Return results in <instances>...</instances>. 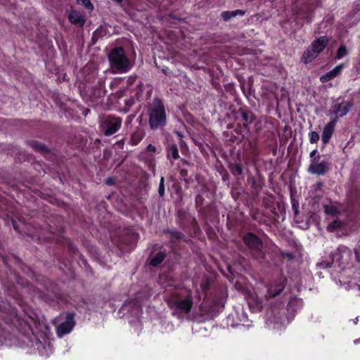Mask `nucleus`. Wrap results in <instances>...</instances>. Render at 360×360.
I'll use <instances>...</instances> for the list:
<instances>
[{"label": "nucleus", "instance_id": "nucleus-1", "mask_svg": "<svg viewBox=\"0 0 360 360\" xmlns=\"http://www.w3.org/2000/svg\"><path fill=\"white\" fill-rule=\"evenodd\" d=\"M44 329H47V326L39 320L37 314L24 313V345L35 348L41 356H47V348L49 346L40 340L41 335L39 333H44Z\"/></svg>", "mask_w": 360, "mask_h": 360}, {"label": "nucleus", "instance_id": "nucleus-2", "mask_svg": "<svg viewBox=\"0 0 360 360\" xmlns=\"http://www.w3.org/2000/svg\"><path fill=\"white\" fill-rule=\"evenodd\" d=\"M148 124L152 129L162 127L166 124L167 115L162 101L155 98L148 108Z\"/></svg>", "mask_w": 360, "mask_h": 360}, {"label": "nucleus", "instance_id": "nucleus-3", "mask_svg": "<svg viewBox=\"0 0 360 360\" xmlns=\"http://www.w3.org/2000/svg\"><path fill=\"white\" fill-rule=\"evenodd\" d=\"M108 60L110 67L120 73L127 72L131 68L122 47L112 49L108 55Z\"/></svg>", "mask_w": 360, "mask_h": 360}, {"label": "nucleus", "instance_id": "nucleus-4", "mask_svg": "<svg viewBox=\"0 0 360 360\" xmlns=\"http://www.w3.org/2000/svg\"><path fill=\"white\" fill-rule=\"evenodd\" d=\"M166 302L168 306L173 310V314L176 315L178 317L181 316L182 314L190 312L193 306V301L189 298H167Z\"/></svg>", "mask_w": 360, "mask_h": 360}, {"label": "nucleus", "instance_id": "nucleus-5", "mask_svg": "<svg viewBox=\"0 0 360 360\" xmlns=\"http://www.w3.org/2000/svg\"><path fill=\"white\" fill-rule=\"evenodd\" d=\"M353 105L352 100H342L340 102V98H338L333 101L329 115H333L335 117L333 120H336L337 122L340 117H344L349 112Z\"/></svg>", "mask_w": 360, "mask_h": 360}, {"label": "nucleus", "instance_id": "nucleus-6", "mask_svg": "<svg viewBox=\"0 0 360 360\" xmlns=\"http://www.w3.org/2000/svg\"><path fill=\"white\" fill-rule=\"evenodd\" d=\"M330 168V162L327 160H321L320 155L314 158L308 167V172L312 174L324 175Z\"/></svg>", "mask_w": 360, "mask_h": 360}, {"label": "nucleus", "instance_id": "nucleus-7", "mask_svg": "<svg viewBox=\"0 0 360 360\" xmlns=\"http://www.w3.org/2000/svg\"><path fill=\"white\" fill-rule=\"evenodd\" d=\"M75 316V313H68L66 314L65 320L56 328V334L58 338H62L72 330L76 323Z\"/></svg>", "mask_w": 360, "mask_h": 360}, {"label": "nucleus", "instance_id": "nucleus-8", "mask_svg": "<svg viewBox=\"0 0 360 360\" xmlns=\"http://www.w3.org/2000/svg\"><path fill=\"white\" fill-rule=\"evenodd\" d=\"M122 118L119 117L109 116L103 124L105 129L104 135L106 136L115 134L122 126Z\"/></svg>", "mask_w": 360, "mask_h": 360}, {"label": "nucleus", "instance_id": "nucleus-9", "mask_svg": "<svg viewBox=\"0 0 360 360\" xmlns=\"http://www.w3.org/2000/svg\"><path fill=\"white\" fill-rule=\"evenodd\" d=\"M243 242L252 251L259 252L262 247V240L255 233L248 232L243 236Z\"/></svg>", "mask_w": 360, "mask_h": 360}, {"label": "nucleus", "instance_id": "nucleus-10", "mask_svg": "<svg viewBox=\"0 0 360 360\" xmlns=\"http://www.w3.org/2000/svg\"><path fill=\"white\" fill-rule=\"evenodd\" d=\"M286 284L285 278H280L274 285H271L267 289L266 297L267 299L275 297L278 295L285 288Z\"/></svg>", "mask_w": 360, "mask_h": 360}, {"label": "nucleus", "instance_id": "nucleus-11", "mask_svg": "<svg viewBox=\"0 0 360 360\" xmlns=\"http://www.w3.org/2000/svg\"><path fill=\"white\" fill-rule=\"evenodd\" d=\"M163 233L169 235L171 246L174 245L177 242H187L186 236L181 231H178L176 229H165L163 230Z\"/></svg>", "mask_w": 360, "mask_h": 360}, {"label": "nucleus", "instance_id": "nucleus-12", "mask_svg": "<svg viewBox=\"0 0 360 360\" xmlns=\"http://www.w3.org/2000/svg\"><path fill=\"white\" fill-rule=\"evenodd\" d=\"M335 124L336 120H333L324 127L321 135V141L324 146H326L330 141V138L333 134Z\"/></svg>", "mask_w": 360, "mask_h": 360}, {"label": "nucleus", "instance_id": "nucleus-13", "mask_svg": "<svg viewBox=\"0 0 360 360\" xmlns=\"http://www.w3.org/2000/svg\"><path fill=\"white\" fill-rule=\"evenodd\" d=\"M69 21L72 24L83 26L85 23L84 15L77 10H71L68 15Z\"/></svg>", "mask_w": 360, "mask_h": 360}, {"label": "nucleus", "instance_id": "nucleus-14", "mask_svg": "<svg viewBox=\"0 0 360 360\" xmlns=\"http://www.w3.org/2000/svg\"><path fill=\"white\" fill-rule=\"evenodd\" d=\"M329 42V39L326 36H322L314 40L311 45V47L317 51V53L319 54L323 49L326 48L327 44Z\"/></svg>", "mask_w": 360, "mask_h": 360}, {"label": "nucleus", "instance_id": "nucleus-15", "mask_svg": "<svg viewBox=\"0 0 360 360\" xmlns=\"http://www.w3.org/2000/svg\"><path fill=\"white\" fill-rule=\"evenodd\" d=\"M238 113L240 115L242 121H243V126L245 129L248 128V125L255 120V115L250 110H244L240 108L238 110Z\"/></svg>", "mask_w": 360, "mask_h": 360}, {"label": "nucleus", "instance_id": "nucleus-16", "mask_svg": "<svg viewBox=\"0 0 360 360\" xmlns=\"http://www.w3.org/2000/svg\"><path fill=\"white\" fill-rule=\"evenodd\" d=\"M343 67H344V64H340V65L336 66L332 70H330L328 72L326 73L325 75H322L320 78V80L321 81V82L324 83V82H327L329 80L335 78L336 76H338L341 72Z\"/></svg>", "mask_w": 360, "mask_h": 360}, {"label": "nucleus", "instance_id": "nucleus-17", "mask_svg": "<svg viewBox=\"0 0 360 360\" xmlns=\"http://www.w3.org/2000/svg\"><path fill=\"white\" fill-rule=\"evenodd\" d=\"M27 144L34 150L39 152L42 154H49L51 153L50 149L43 143L37 141H30L27 142Z\"/></svg>", "mask_w": 360, "mask_h": 360}, {"label": "nucleus", "instance_id": "nucleus-18", "mask_svg": "<svg viewBox=\"0 0 360 360\" xmlns=\"http://www.w3.org/2000/svg\"><path fill=\"white\" fill-rule=\"evenodd\" d=\"M245 13V11L240 9H237L235 11H223L221 13V17L224 21L227 22L231 18L236 17L237 15H244Z\"/></svg>", "mask_w": 360, "mask_h": 360}, {"label": "nucleus", "instance_id": "nucleus-19", "mask_svg": "<svg viewBox=\"0 0 360 360\" xmlns=\"http://www.w3.org/2000/svg\"><path fill=\"white\" fill-rule=\"evenodd\" d=\"M318 55L317 51H315V50L310 47L304 52L302 56V61L305 64L309 63L316 58Z\"/></svg>", "mask_w": 360, "mask_h": 360}, {"label": "nucleus", "instance_id": "nucleus-20", "mask_svg": "<svg viewBox=\"0 0 360 360\" xmlns=\"http://www.w3.org/2000/svg\"><path fill=\"white\" fill-rule=\"evenodd\" d=\"M165 257L166 252L165 251H159L153 257H151L150 264L153 266H157L165 259Z\"/></svg>", "mask_w": 360, "mask_h": 360}, {"label": "nucleus", "instance_id": "nucleus-21", "mask_svg": "<svg viewBox=\"0 0 360 360\" xmlns=\"http://www.w3.org/2000/svg\"><path fill=\"white\" fill-rule=\"evenodd\" d=\"M231 174L236 176L243 174V167L241 163H231L229 167Z\"/></svg>", "mask_w": 360, "mask_h": 360}, {"label": "nucleus", "instance_id": "nucleus-22", "mask_svg": "<svg viewBox=\"0 0 360 360\" xmlns=\"http://www.w3.org/2000/svg\"><path fill=\"white\" fill-rule=\"evenodd\" d=\"M167 158H172L174 160H177L179 158L178 147L175 144L168 145L167 148Z\"/></svg>", "mask_w": 360, "mask_h": 360}, {"label": "nucleus", "instance_id": "nucleus-23", "mask_svg": "<svg viewBox=\"0 0 360 360\" xmlns=\"http://www.w3.org/2000/svg\"><path fill=\"white\" fill-rule=\"evenodd\" d=\"M344 223L339 219H336L328 224L327 230L330 232H333L342 229Z\"/></svg>", "mask_w": 360, "mask_h": 360}, {"label": "nucleus", "instance_id": "nucleus-24", "mask_svg": "<svg viewBox=\"0 0 360 360\" xmlns=\"http://www.w3.org/2000/svg\"><path fill=\"white\" fill-rule=\"evenodd\" d=\"M323 208L324 212L326 214L332 215L333 217H336L340 214V210L336 206L325 205L323 206Z\"/></svg>", "mask_w": 360, "mask_h": 360}, {"label": "nucleus", "instance_id": "nucleus-25", "mask_svg": "<svg viewBox=\"0 0 360 360\" xmlns=\"http://www.w3.org/2000/svg\"><path fill=\"white\" fill-rule=\"evenodd\" d=\"M296 15L303 16L307 22H311L313 19V15L311 11H304L301 8L296 11Z\"/></svg>", "mask_w": 360, "mask_h": 360}, {"label": "nucleus", "instance_id": "nucleus-26", "mask_svg": "<svg viewBox=\"0 0 360 360\" xmlns=\"http://www.w3.org/2000/svg\"><path fill=\"white\" fill-rule=\"evenodd\" d=\"M107 32L108 30L105 27L100 26L94 32L93 39L98 40L99 38H101L106 35Z\"/></svg>", "mask_w": 360, "mask_h": 360}, {"label": "nucleus", "instance_id": "nucleus-27", "mask_svg": "<svg viewBox=\"0 0 360 360\" xmlns=\"http://www.w3.org/2000/svg\"><path fill=\"white\" fill-rule=\"evenodd\" d=\"M143 136L141 131H136L131 134L130 143L131 145H137L143 139Z\"/></svg>", "mask_w": 360, "mask_h": 360}, {"label": "nucleus", "instance_id": "nucleus-28", "mask_svg": "<svg viewBox=\"0 0 360 360\" xmlns=\"http://www.w3.org/2000/svg\"><path fill=\"white\" fill-rule=\"evenodd\" d=\"M252 183V188L258 193L262 189L264 184L262 182H257L255 177L252 176L250 179Z\"/></svg>", "mask_w": 360, "mask_h": 360}, {"label": "nucleus", "instance_id": "nucleus-29", "mask_svg": "<svg viewBox=\"0 0 360 360\" xmlns=\"http://www.w3.org/2000/svg\"><path fill=\"white\" fill-rule=\"evenodd\" d=\"M348 53L347 49L345 45L342 44L337 51L336 58L341 59Z\"/></svg>", "mask_w": 360, "mask_h": 360}, {"label": "nucleus", "instance_id": "nucleus-30", "mask_svg": "<svg viewBox=\"0 0 360 360\" xmlns=\"http://www.w3.org/2000/svg\"><path fill=\"white\" fill-rule=\"evenodd\" d=\"M77 3L79 5H82L89 11L94 10V5L91 2V0H77Z\"/></svg>", "mask_w": 360, "mask_h": 360}, {"label": "nucleus", "instance_id": "nucleus-31", "mask_svg": "<svg viewBox=\"0 0 360 360\" xmlns=\"http://www.w3.org/2000/svg\"><path fill=\"white\" fill-rule=\"evenodd\" d=\"M309 142L311 143H315L318 142L320 139L319 134L316 131H311L309 134Z\"/></svg>", "mask_w": 360, "mask_h": 360}, {"label": "nucleus", "instance_id": "nucleus-32", "mask_svg": "<svg viewBox=\"0 0 360 360\" xmlns=\"http://www.w3.org/2000/svg\"><path fill=\"white\" fill-rule=\"evenodd\" d=\"M291 203L294 214L295 217H297L299 214V202L297 200L291 196Z\"/></svg>", "mask_w": 360, "mask_h": 360}, {"label": "nucleus", "instance_id": "nucleus-33", "mask_svg": "<svg viewBox=\"0 0 360 360\" xmlns=\"http://www.w3.org/2000/svg\"><path fill=\"white\" fill-rule=\"evenodd\" d=\"M158 193L160 197H163L165 195V179L163 176L160 178L158 188Z\"/></svg>", "mask_w": 360, "mask_h": 360}, {"label": "nucleus", "instance_id": "nucleus-34", "mask_svg": "<svg viewBox=\"0 0 360 360\" xmlns=\"http://www.w3.org/2000/svg\"><path fill=\"white\" fill-rule=\"evenodd\" d=\"M334 261V258L333 257L330 261H322L318 264L320 268H329L332 266Z\"/></svg>", "mask_w": 360, "mask_h": 360}, {"label": "nucleus", "instance_id": "nucleus-35", "mask_svg": "<svg viewBox=\"0 0 360 360\" xmlns=\"http://www.w3.org/2000/svg\"><path fill=\"white\" fill-rule=\"evenodd\" d=\"M195 201L196 207L202 206L204 202V198L201 195L198 194L196 195Z\"/></svg>", "mask_w": 360, "mask_h": 360}, {"label": "nucleus", "instance_id": "nucleus-36", "mask_svg": "<svg viewBox=\"0 0 360 360\" xmlns=\"http://www.w3.org/2000/svg\"><path fill=\"white\" fill-rule=\"evenodd\" d=\"M11 221L13 229L18 233H21V230H20V226L18 225V222L14 219H11Z\"/></svg>", "mask_w": 360, "mask_h": 360}, {"label": "nucleus", "instance_id": "nucleus-37", "mask_svg": "<svg viewBox=\"0 0 360 360\" xmlns=\"http://www.w3.org/2000/svg\"><path fill=\"white\" fill-rule=\"evenodd\" d=\"M281 255L283 257L288 258L289 260H292L295 258V255L290 252H282Z\"/></svg>", "mask_w": 360, "mask_h": 360}, {"label": "nucleus", "instance_id": "nucleus-38", "mask_svg": "<svg viewBox=\"0 0 360 360\" xmlns=\"http://www.w3.org/2000/svg\"><path fill=\"white\" fill-rule=\"evenodd\" d=\"M68 249L70 251H71L74 255L76 254L78 250H77V248H76V246L72 243H70L68 244Z\"/></svg>", "mask_w": 360, "mask_h": 360}, {"label": "nucleus", "instance_id": "nucleus-39", "mask_svg": "<svg viewBox=\"0 0 360 360\" xmlns=\"http://www.w3.org/2000/svg\"><path fill=\"white\" fill-rule=\"evenodd\" d=\"M341 252L351 253V250H349V249H348L347 248H346V247H343V248H342V250H341L340 248H338V249L337 250V252H336L335 254V255H340V252Z\"/></svg>", "mask_w": 360, "mask_h": 360}, {"label": "nucleus", "instance_id": "nucleus-40", "mask_svg": "<svg viewBox=\"0 0 360 360\" xmlns=\"http://www.w3.org/2000/svg\"><path fill=\"white\" fill-rule=\"evenodd\" d=\"M179 174L181 177L183 178V179L188 177V171L186 169H181L179 170Z\"/></svg>", "mask_w": 360, "mask_h": 360}, {"label": "nucleus", "instance_id": "nucleus-41", "mask_svg": "<svg viewBox=\"0 0 360 360\" xmlns=\"http://www.w3.org/2000/svg\"><path fill=\"white\" fill-rule=\"evenodd\" d=\"M147 150L149 151V152H153V153H155L156 151V148L155 146H154L152 144H149L148 145L147 148H146Z\"/></svg>", "mask_w": 360, "mask_h": 360}, {"label": "nucleus", "instance_id": "nucleus-42", "mask_svg": "<svg viewBox=\"0 0 360 360\" xmlns=\"http://www.w3.org/2000/svg\"><path fill=\"white\" fill-rule=\"evenodd\" d=\"M124 143V139H121L115 143V145H117L120 148H123V146Z\"/></svg>", "mask_w": 360, "mask_h": 360}, {"label": "nucleus", "instance_id": "nucleus-43", "mask_svg": "<svg viewBox=\"0 0 360 360\" xmlns=\"http://www.w3.org/2000/svg\"><path fill=\"white\" fill-rule=\"evenodd\" d=\"M98 96H103L105 95V90H103V88L102 85L100 86V87L98 88Z\"/></svg>", "mask_w": 360, "mask_h": 360}, {"label": "nucleus", "instance_id": "nucleus-44", "mask_svg": "<svg viewBox=\"0 0 360 360\" xmlns=\"http://www.w3.org/2000/svg\"><path fill=\"white\" fill-rule=\"evenodd\" d=\"M318 153V151H317V150H316V149L313 150L310 153L309 156H310V158H311V160H312V159H314V158L316 157V153Z\"/></svg>", "mask_w": 360, "mask_h": 360}, {"label": "nucleus", "instance_id": "nucleus-45", "mask_svg": "<svg viewBox=\"0 0 360 360\" xmlns=\"http://www.w3.org/2000/svg\"><path fill=\"white\" fill-rule=\"evenodd\" d=\"M356 259L358 262H360V255L357 250H354Z\"/></svg>", "mask_w": 360, "mask_h": 360}, {"label": "nucleus", "instance_id": "nucleus-46", "mask_svg": "<svg viewBox=\"0 0 360 360\" xmlns=\"http://www.w3.org/2000/svg\"><path fill=\"white\" fill-rule=\"evenodd\" d=\"M168 16H169V18H172V19H176V20H181V18H177V17H176L174 14H173V13H169V14L168 15Z\"/></svg>", "mask_w": 360, "mask_h": 360}, {"label": "nucleus", "instance_id": "nucleus-47", "mask_svg": "<svg viewBox=\"0 0 360 360\" xmlns=\"http://www.w3.org/2000/svg\"><path fill=\"white\" fill-rule=\"evenodd\" d=\"M202 288L203 290H207L209 288V284L207 283L202 284Z\"/></svg>", "mask_w": 360, "mask_h": 360}, {"label": "nucleus", "instance_id": "nucleus-48", "mask_svg": "<svg viewBox=\"0 0 360 360\" xmlns=\"http://www.w3.org/2000/svg\"><path fill=\"white\" fill-rule=\"evenodd\" d=\"M184 181L186 184H190L192 181V179L186 177Z\"/></svg>", "mask_w": 360, "mask_h": 360}, {"label": "nucleus", "instance_id": "nucleus-49", "mask_svg": "<svg viewBox=\"0 0 360 360\" xmlns=\"http://www.w3.org/2000/svg\"><path fill=\"white\" fill-rule=\"evenodd\" d=\"M112 181H113V179L112 178H109L107 179L106 183H107V184L110 185L112 184Z\"/></svg>", "mask_w": 360, "mask_h": 360}, {"label": "nucleus", "instance_id": "nucleus-50", "mask_svg": "<svg viewBox=\"0 0 360 360\" xmlns=\"http://www.w3.org/2000/svg\"><path fill=\"white\" fill-rule=\"evenodd\" d=\"M296 301L295 299L292 300H290L288 304V308H290L291 307V305L292 304L293 302Z\"/></svg>", "mask_w": 360, "mask_h": 360}, {"label": "nucleus", "instance_id": "nucleus-51", "mask_svg": "<svg viewBox=\"0 0 360 360\" xmlns=\"http://www.w3.org/2000/svg\"><path fill=\"white\" fill-rule=\"evenodd\" d=\"M4 264H5L6 266H8V262H7L6 259H4Z\"/></svg>", "mask_w": 360, "mask_h": 360}, {"label": "nucleus", "instance_id": "nucleus-52", "mask_svg": "<svg viewBox=\"0 0 360 360\" xmlns=\"http://www.w3.org/2000/svg\"><path fill=\"white\" fill-rule=\"evenodd\" d=\"M30 288V285H25V284H24V288Z\"/></svg>", "mask_w": 360, "mask_h": 360}, {"label": "nucleus", "instance_id": "nucleus-53", "mask_svg": "<svg viewBox=\"0 0 360 360\" xmlns=\"http://www.w3.org/2000/svg\"><path fill=\"white\" fill-rule=\"evenodd\" d=\"M11 186L13 188H14V187L17 186V185L15 184V183H13V184H11Z\"/></svg>", "mask_w": 360, "mask_h": 360}]
</instances>
